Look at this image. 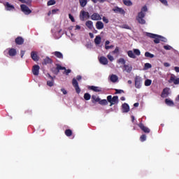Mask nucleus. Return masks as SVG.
I'll return each mask as SVG.
<instances>
[{
  "label": "nucleus",
  "instance_id": "f257e3e1",
  "mask_svg": "<svg viewBox=\"0 0 179 179\" xmlns=\"http://www.w3.org/2000/svg\"><path fill=\"white\" fill-rule=\"evenodd\" d=\"M3 54L6 57H16L17 55V50L14 48H8L4 50Z\"/></svg>",
  "mask_w": 179,
  "mask_h": 179
},
{
  "label": "nucleus",
  "instance_id": "f03ea898",
  "mask_svg": "<svg viewBox=\"0 0 179 179\" xmlns=\"http://www.w3.org/2000/svg\"><path fill=\"white\" fill-rule=\"evenodd\" d=\"M147 37H150V38H154V43L155 44H159L160 43V36L155 34L145 33Z\"/></svg>",
  "mask_w": 179,
  "mask_h": 179
},
{
  "label": "nucleus",
  "instance_id": "7ed1b4c3",
  "mask_svg": "<svg viewBox=\"0 0 179 179\" xmlns=\"http://www.w3.org/2000/svg\"><path fill=\"white\" fill-rule=\"evenodd\" d=\"M142 78L141 76H136L134 78L135 88L141 89L142 87Z\"/></svg>",
  "mask_w": 179,
  "mask_h": 179
},
{
  "label": "nucleus",
  "instance_id": "20e7f679",
  "mask_svg": "<svg viewBox=\"0 0 179 179\" xmlns=\"http://www.w3.org/2000/svg\"><path fill=\"white\" fill-rule=\"evenodd\" d=\"M145 16V13H138V16L136 17V20L140 23V24H145L146 21L143 19Z\"/></svg>",
  "mask_w": 179,
  "mask_h": 179
},
{
  "label": "nucleus",
  "instance_id": "39448f33",
  "mask_svg": "<svg viewBox=\"0 0 179 179\" xmlns=\"http://www.w3.org/2000/svg\"><path fill=\"white\" fill-rule=\"evenodd\" d=\"M21 11L24 13V15H30L31 13V9L29 8V6H26L25 4H21L20 5Z\"/></svg>",
  "mask_w": 179,
  "mask_h": 179
},
{
  "label": "nucleus",
  "instance_id": "423d86ee",
  "mask_svg": "<svg viewBox=\"0 0 179 179\" xmlns=\"http://www.w3.org/2000/svg\"><path fill=\"white\" fill-rule=\"evenodd\" d=\"M90 15H89V12H86L85 10H81L80 13V19L83 21L85 19H89Z\"/></svg>",
  "mask_w": 179,
  "mask_h": 179
},
{
  "label": "nucleus",
  "instance_id": "0eeeda50",
  "mask_svg": "<svg viewBox=\"0 0 179 179\" xmlns=\"http://www.w3.org/2000/svg\"><path fill=\"white\" fill-rule=\"evenodd\" d=\"M31 58L35 62H37V61H40V56H38V52L36 51L31 52Z\"/></svg>",
  "mask_w": 179,
  "mask_h": 179
},
{
  "label": "nucleus",
  "instance_id": "6e6552de",
  "mask_svg": "<svg viewBox=\"0 0 179 179\" xmlns=\"http://www.w3.org/2000/svg\"><path fill=\"white\" fill-rule=\"evenodd\" d=\"M169 83H174V85H179V78L173 74L171 75V78L169 80Z\"/></svg>",
  "mask_w": 179,
  "mask_h": 179
},
{
  "label": "nucleus",
  "instance_id": "1a4fd4ad",
  "mask_svg": "<svg viewBox=\"0 0 179 179\" xmlns=\"http://www.w3.org/2000/svg\"><path fill=\"white\" fill-rule=\"evenodd\" d=\"M72 85L73 87H75L76 93L78 94L80 93V88L79 87V83H78V81L75 78H73L72 80Z\"/></svg>",
  "mask_w": 179,
  "mask_h": 179
},
{
  "label": "nucleus",
  "instance_id": "9d476101",
  "mask_svg": "<svg viewBox=\"0 0 179 179\" xmlns=\"http://www.w3.org/2000/svg\"><path fill=\"white\" fill-rule=\"evenodd\" d=\"M4 6H5L6 10H8L9 12H10L12 10H15V6L10 3H9V2H6L4 3Z\"/></svg>",
  "mask_w": 179,
  "mask_h": 179
},
{
  "label": "nucleus",
  "instance_id": "9b49d317",
  "mask_svg": "<svg viewBox=\"0 0 179 179\" xmlns=\"http://www.w3.org/2000/svg\"><path fill=\"white\" fill-rule=\"evenodd\" d=\"M40 72V66L34 65L32 68V73L35 76H38V73Z\"/></svg>",
  "mask_w": 179,
  "mask_h": 179
},
{
  "label": "nucleus",
  "instance_id": "f8f14e48",
  "mask_svg": "<svg viewBox=\"0 0 179 179\" xmlns=\"http://www.w3.org/2000/svg\"><path fill=\"white\" fill-rule=\"evenodd\" d=\"M87 89L89 90H92V92H103V88L100 87H96V86H88Z\"/></svg>",
  "mask_w": 179,
  "mask_h": 179
},
{
  "label": "nucleus",
  "instance_id": "ddd939ff",
  "mask_svg": "<svg viewBox=\"0 0 179 179\" xmlns=\"http://www.w3.org/2000/svg\"><path fill=\"white\" fill-rule=\"evenodd\" d=\"M115 13H120V15H125V10L120 7H115L113 8Z\"/></svg>",
  "mask_w": 179,
  "mask_h": 179
},
{
  "label": "nucleus",
  "instance_id": "4468645a",
  "mask_svg": "<svg viewBox=\"0 0 179 179\" xmlns=\"http://www.w3.org/2000/svg\"><path fill=\"white\" fill-rule=\"evenodd\" d=\"M57 69L58 71L64 70V73H66V75H69V73L71 72V69H66L65 67H62L61 65H57Z\"/></svg>",
  "mask_w": 179,
  "mask_h": 179
},
{
  "label": "nucleus",
  "instance_id": "2eb2a0df",
  "mask_svg": "<svg viewBox=\"0 0 179 179\" xmlns=\"http://www.w3.org/2000/svg\"><path fill=\"white\" fill-rule=\"evenodd\" d=\"M138 127L145 134H149V132H150V129L149 128L145 127V125H143V124H142V123L138 124Z\"/></svg>",
  "mask_w": 179,
  "mask_h": 179
},
{
  "label": "nucleus",
  "instance_id": "dca6fc26",
  "mask_svg": "<svg viewBox=\"0 0 179 179\" xmlns=\"http://www.w3.org/2000/svg\"><path fill=\"white\" fill-rule=\"evenodd\" d=\"M123 71L127 72V73H130V72L132 71V66L129 64H124L123 66Z\"/></svg>",
  "mask_w": 179,
  "mask_h": 179
},
{
  "label": "nucleus",
  "instance_id": "f3484780",
  "mask_svg": "<svg viewBox=\"0 0 179 179\" xmlns=\"http://www.w3.org/2000/svg\"><path fill=\"white\" fill-rule=\"evenodd\" d=\"M92 20H101V17L99 13H94L93 15H91Z\"/></svg>",
  "mask_w": 179,
  "mask_h": 179
},
{
  "label": "nucleus",
  "instance_id": "a211bd4d",
  "mask_svg": "<svg viewBox=\"0 0 179 179\" xmlns=\"http://www.w3.org/2000/svg\"><path fill=\"white\" fill-rule=\"evenodd\" d=\"M99 62L100 64H101L102 65H107V64H108V60L106 58V57H99Z\"/></svg>",
  "mask_w": 179,
  "mask_h": 179
},
{
  "label": "nucleus",
  "instance_id": "6ab92c4d",
  "mask_svg": "<svg viewBox=\"0 0 179 179\" xmlns=\"http://www.w3.org/2000/svg\"><path fill=\"white\" fill-rule=\"evenodd\" d=\"M169 94H170V88H164L162 94V97H167Z\"/></svg>",
  "mask_w": 179,
  "mask_h": 179
},
{
  "label": "nucleus",
  "instance_id": "aec40b11",
  "mask_svg": "<svg viewBox=\"0 0 179 179\" xmlns=\"http://www.w3.org/2000/svg\"><path fill=\"white\" fill-rule=\"evenodd\" d=\"M96 27L98 30H101V29H104V24L101 21H98L96 23Z\"/></svg>",
  "mask_w": 179,
  "mask_h": 179
},
{
  "label": "nucleus",
  "instance_id": "412c9836",
  "mask_svg": "<svg viewBox=\"0 0 179 179\" xmlns=\"http://www.w3.org/2000/svg\"><path fill=\"white\" fill-rule=\"evenodd\" d=\"M24 43V40L23 38L19 36L15 39V43L17 44L18 45H22Z\"/></svg>",
  "mask_w": 179,
  "mask_h": 179
},
{
  "label": "nucleus",
  "instance_id": "4be33fe9",
  "mask_svg": "<svg viewBox=\"0 0 179 179\" xmlns=\"http://www.w3.org/2000/svg\"><path fill=\"white\" fill-rule=\"evenodd\" d=\"M122 113H128L129 111V105L124 103L122 105Z\"/></svg>",
  "mask_w": 179,
  "mask_h": 179
},
{
  "label": "nucleus",
  "instance_id": "5701e85b",
  "mask_svg": "<svg viewBox=\"0 0 179 179\" xmlns=\"http://www.w3.org/2000/svg\"><path fill=\"white\" fill-rule=\"evenodd\" d=\"M110 80L113 83H115V82H118V76H117V75L112 74L110 76Z\"/></svg>",
  "mask_w": 179,
  "mask_h": 179
},
{
  "label": "nucleus",
  "instance_id": "b1692460",
  "mask_svg": "<svg viewBox=\"0 0 179 179\" xmlns=\"http://www.w3.org/2000/svg\"><path fill=\"white\" fill-rule=\"evenodd\" d=\"M94 43L96 45H100L101 43V37L100 36H96L94 38Z\"/></svg>",
  "mask_w": 179,
  "mask_h": 179
},
{
  "label": "nucleus",
  "instance_id": "393cba45",
  "mask_svg": "<svg viewBox=\"0 0 179 179\" xmlns=\"http://www.w3.org/2000/svg\"><path fill=\"white\" fill-rule=\"evenodd\" d=\"M52 54H53V55H55V57H57V58H59L60 59L64 58V55H62V53L61 52L56 51V52H53Z\"/></svg>",
  "mask_w": 179,
  "mask_h": 179
},
{
  "label": "nucleus",
  "instance_id": "a878e982",
  "mask_svg": "<svg viewBox=\"0 0 179 179\" xmlns=\"http://www.w3.org/2000/svg\"><path fill=\"white\" fill-rule=\"evenodd\" d=\"M85 26H87V27L88 29H90V30L93 29V22L88 20L85 22Z\"/></svg>",
  "mask_w": 179,
  "mask_h": 179
},
{
  "label": "nucleus",
  "instance_id": "bb28decb",
  "mask_svg": "<svg viewBox=\"0 0 179 179\" xmlns=\"http://www.w3.org/2000/svg\"><path fill=\"white\" fill-rule=\"evenodd\" d=\"M127 55L129 57V58H133V59H135L136 58V55H135V53L132 50H129L127 52Z\"/></svg>",
  "mask_w": 179,
  "mask_h": 179
},
{
  "label": "nucleus",
  "instance_id": "cd10ccee",
  "mask_svg": "<svg viewBox=\"0 0 179 179\" xmlns=\"http://www.w3.org/2000/svg\"><path fill=\"white\" fill-rule=\"evenodd\" d=\"M48 76L49 78H50L51 80H48L47 85L48 86H50V87H52V86H54V80L52 79V77L50 76V74L48 75Z\"/></svg>",
  "mask_w": 179,
  "mask_h": 179
},
{
  "label": "nucleus",
  "instance_id": "c85d7f7f",
  "mask_svg": "<svg viewBox=\"0 0 179 179\" xmlns=\"http://www.w3.org/2000/svg\"><path fill=\"white\" fill-rule=\"evenodd\" d=\"M92 103H99L100 97H99L96 95H92Z\"/></svg>",
  "mask_w": 179,
  "mask_h": 179
},
{
  "label": "nucleus",
  "instance_id": "c756f323",
  "mask_svg": "<svg viewBox=\"0 0 179 179\" xmlns=\"http://www.w3.org/2000/svg\"><path fill=\"white\" fill-rule=\"evenodd\" d=\"M118 103V96H115L112 98V101L110 102V106H113V104H117Z\"/></svg>",
  "mask_w": 179,
  "mask_h": 179
},
{
  "label": "nucleus",
  "instance_id": "7c9ffc66",
  "mask_svg": "<svg viewBox=\"0 0 179 179\" xmlns=\"http://www.w3.org/2000/svg\"><path fill=\"white\" fill-rule=\"evenodd\" d=\"M165 103L166 104H167V106H170L171 107H173V106H174V102L171 101V99H166L165 100Z\"/></svg>",
  "mask_w": 179,
  "mask_h": 179
},
{
  "label": "nucleus",
  "instance_id": "2f4dec72",
  "mask_svg": "<svg viewBox=\"0 0 179 179\" xmlns=\"http://www.w3.org/2000/svg\"><path fill=\"white\" fill-rule=\"evenodd\" d=\"M52 62V60L50 57H45L43 60V64L47 65V64H51Z\"/></svg>",
  "mask_w": 179,
  "mask_h": 179
},
{
  "label": "nucleus",
  "instance_id": "473e14b6",
  "mask_svg": "<svg viewBox=\"0 0 179 179\" xmlns=\"http://www.w3.org/2000/svg\"><path fill=\"white\" fill-rule=\"evenodd\" d=\"M123 3L126 5V6H132V1H131V0H123Z\"/></svg>",
  "mask_w": 179,
  "mask_h": 179
},
{
  "label": "nucleus",
  "instance_id": "72a5a7b5",
  "mask_svg": "<svg viewBox=\"0 0 179 179\" xmlns=\"http://www.w3.org/2000/svg\"><path fill=\"white\" fill-rule=\"evenodd\" d=\"M80 5L83 8H85L86 5H87V0H79Z\"/></svg>",
  "mask_w": 179,
  "mask_h": 179
},
{
  "label": "nucleus",
  "instance_id": "f704fd0d",
  "mask_svg": "<svg viewBox=\"0 0 179 179\" xmlns=\"http://www.w3.org/2000/svg\"><path fill=\"white\" fill-rule=\"evenodd\" d=\"M150 68H152V64L150 63H145L144 64L143 71H148V69H150Z\"/></svg>",
  "mask_w": 179,
  "mask_h": 179
},
{
  "label": "nucleus",
  "instance_id": "c9c22d12",
  "mask_svg": "<svg viewBox=\"0 0 179 179\" xmlns=\"http://www.w3.org/2000/svg\"><path fill=\"white\" fill-rule=\"evenodd\" d=\"M145 57H146L147 58H155V55H153L149 52H146L145 53Z\"/></svg>",
  "mask_w": 179,
  "mask_h": 179
},
{
  "label": "nucleus",
  "instance_id": "e433bc0d",
  "mask_svg": "<svg viewBox=\"0 0 179 179\" xmlns=\"http://www.w3.org/2000/svg\"><path fill=\"white\" fill-rule=\"evenodd\" d=\"M99 104H101V106H107L108 102L106 99H99Z\"/></svg>",
  "mask_w": 179,
  "mask_h": 179
},
{
  "label": "nucleus",
  "instance_id": "4c0bfd02",
  "mask_svg": "<svg viewBox=\"0 0 179 179\" xmlns=\"http://www.w3.org/2000/svg\"><path fill=\"white\" fill-rule=\"evenodd\" d=\"M144 85H145V86H147V87L150 86V85H152V80H150V79L145 80Z\"/></svg>",
  "mask_w": 179,
  "mask_h": 179
},
{
  "label": "nucleus",
  "instance_id": "58836bf2",
  "mask_svg": "<svg viewBox=\"0 0 179 179\" xmlns=\"http://www.w3.org/2000/svg\"><path fill=\"white\" fill-rule=\"evenodd\" d=\"M117 64H121V65H125V59L124 58H120L117 61Z\"/></svg>",
  "mask_w": 179,
  "mask_h": 179
},
{
  "label": "nucleus",
  "instance_id": "ea45409f",
  "mask_svg": "<svg viewBox=\"0 0 179 179\" xmlns=\"http://www.w3.org/2000/svg\"><path fill=\"white\" fill-rule=\"evenodd\" d=\"M92 98V96L90 95V94H89V93H85V94H84V99H85V100H90V99Z\"/></svg>",
  "mask_w": 179,
  "mask_h": 179
},
{
  "label": "nucleus",
  "instance_id": "a19ab883",
  "mask_svg": "<svg viewBox=\"0 0 179 179\" xmlns=\"http://www.w3.org/2000/svg\"><path fill=\"white\" fill-rule=\"evenodd\" d=\"M65 134L66 136H71L72 135V131L71 129H67L65 131Z\"/></svg>",
  "mask_w": 179,
  "mask_h": 179
},
{
  "label": "nucleus",
  "instance_id": "79ce46f5",
  "mask_svg": "<svg viewBox=\"0 0 179 179\" xmlns=\"http://www.w3.org/2000/svg\"><path fill=\"white\" fill-rule=\"evenodd\" d=\"M133 51L135 55H141V50H139L138 49H134Z\"/></svg>",
  "mask_w": 179,
  "mask_h": 179
},
{
  "label": "nucleus",
  "instance_id": "37998d69",
  "mask_svg": "<svg viewBox=\"0 0 179 179\" xmlns=\"http://www.w3.org/2000/svg\"><path fill=\"white\" fill-rule=\"evenodd\" d=\"M52 5H55V0H50L48 1V6H51Z\"/></svg>",
  "mask_w": 179,
  "mask_h": 179
},
{
  "label": "nucleus",
  "instance_id": "c03bdc74",
  "mask_svg": "<svg viewBox=\"0 0 179 179\" xmlns=\"http://www.w3.org/2000/svg\"><path fill=\"white\" fill-rule=\"evenodd\" d=\"M145 12H148V7L146 6H144L141 8V11L140 12V13H145Z\"/></svg>",
  "mask_w": 179,
  "mask_h": 179
},
{
  "label": "nucleus",
  "instance_id": "a18cd8bd",
  "mask_svg": "<svg viewBox=\"0 0 179 179\" xmlns=\"http://www.w3.org/2000/svg\"><path fill=\"white\" fill-rule=\"evenodd\" d=\"M107 58L109 59V61H110V62H113V61H114V57H113V55H111V54H108V55H107Z\"/></svg>",
  "mask_w": 179,
  "mask_h": 179
},
{
  "label": "nucleus",
  "instance_id": "49530a36",
  "mask_svg": "<svg viewBox=\"0 0 179 179\" xmlns=\"http://www.w3.org/2000/svg\"><path fill=\"white\" fill-rule=\"evenodd\" d=\"M140 140L141 142H145V141H146V135L143 134L141 137H140Z\"/></svg>",
  "mask_w": 179,
  "mask_h": 179
},
{
  "label": "nucleus",
  "instance_id": "de8ad7c7",
  "mask_svg": "<svg viewBox=\"0 0 179 179\" xmlns=\"http://www.w3.org/2000/svg\"><path fill=\"white\" fill-rule=\"evenodd\" d=\"M164 50H173V47L170 46L169 45H166L164 46Z\"/></svg>",
  "mask_w": 179,
  "mask_h": 179
},
{
  "label": "nucleus",
  "instance_id": "09e8293b",
  "mask_svg": "<svg viewBox=\"0 0 179 179\" xmlns=\"http://www.w3.org/2000/svg\"><path fill=\"white\" fill-rule=\"evenodd\" d=\"M161 3H163V5H164L165 6H169V3L167 2V0H159Z\"/></svg>",
  "mask_w": 179,
  "mask_h": 179
},
{
  "label": "nucleus",
  "instance_id": "8fccbe9b",
  "mask_svg": "<svg viewBox=\"0 0 179 179\" xmlns=\"http://www.w3.org/2000/svg\"><path fill=\"white\" fill-rule=\"evenodd\" d=\"M94 3H97V2H100L101 3H103L106 2V0H92Z\"/></svg>",
  "mask_w": 179,
  "mask_h": 179
},
{
  "label": "nucleus",
  "instance_id": "3c124183",
  "mask_svg": "<svg viewBox=\"0 0 179 179\" xmlns=\"http://www.w3.org/2000/svg\"><path fill=\"white\" fill-rule=\"evenodd\" d=\"M82 27L80 25H76L75 27V31H80V30H81Z\"/></svg>",
  "mask_w": 179,
  "mask_h": 179
},
{
  "label": "nucleus",
  "instance_id": "603ef678",
  "mask_svg": "<svg viewBox=\"0 0 179 179\" xmlns=\"http://www.w3.org/2000/svg\"><path fill=\"white\" fill-rule=\"evenodd\" d=\"M120 27H121L122 29H127V30H129V29H131V28L129 27V26H128L127 24H123V25L120 26Z\"/></svg>",
  "mask_w": 179,
  "mask_h": 179
},
{
  "label": "nucleus",
  "instance_id": "864d4df0",
  "mask_svg": "<svg viewBox=\"0 0 179 179\" xmlns=\"http://www.w3.org/2000/svg\"><path fill=\"white\" fill-rule=\"evenodd\" d=\"M159 38H160L161 41H163L164 43H167V38H166L162 36H159Z\"/></svg>",
  "mask_w": 179,
  "mask_h": 179
},
{
  "label": "nucleus",
  "instance_id": "5fc2aeb1",
  "mask_svg": "<svg viewBox=\"0 0 179 179\" xmlns=\"http://www.w3.org/2000/svg\"><path fill=\"white\" fill-rule=\"evenodd\" d=\"M107 100L109 103H111V101H113V96H111V95H109L107 96Z\"/></svg>",
  "mask_w": 179,
  "mask_h": 179
},
{
  "label": "nucleus",
  "instance_id": "6e6d98bb",
  "mask_svg": "<svg viewBox=\"0 0 179 179\" xmlns=\"http://www.w3.org/2000/svg\"><path fill=\"white\" fill-rule=\"evenodd\" d=\"M61 92L63 93V94H68V92L66 90H65V88H62Z\"/></svg>",
  "mask_w": 179,
  "mask_h": 179
},
{
  "label": "nucleus",
  "instance_id": "4d7b16f0",
  "mask_svg": "<svg viewBox=\"0 0 179 179\" xmlns=\"http://www.w3.org/2000/svg\"><path fill=\"white\" fill-rule=\"evenodd\" d=\"M69 17L70 19V20H71V22H75V18H73V16L71 14L69 15Z\"/></svg>",
  "mask_w": 179,
  "mask_h": 179
},
{
  "label": "nucleus",
  "instance_id": "13d9d810",
  "mask_svg": "<svg viewBox=\"0 0 179 179\" xmlns=\"http://www.w3.org/2000/svg\"><path fill=\"white\" fill-rule=\"evenodd\" d=\"M119 49L118 48H115V50L112 52L113 54H118Z\"/></svg>",
  "mask_w": 179,
  "mask_h": 179
},
{
  "label": "nucleus",
  "instance_id": "bf43d9fd",
  "mask_svg": "<svg viewBox=\"0 0 179 179\" xmlns=\"http://www.w3.org/2000/svg\"><path fill=\"white\" fill-rule=\"evenodd\" d=\"M102 20L104 23H108V19H107V17H103Z\"/></svg>",
  "mask_w": 179,
  "mask_h": 179
},
{
  "label": "nucleus",
  "instance_id": "052dcab7",
  "mask_svg": "<svg viewBox=\"0 0 179 179\" xmlns=\"http://www.w3.org/2000/svg\"><path fill=\"white\" fill-rule=\"evenodd\" d=\"M113 47H114L113 45H110V46L105 45L106 50H110V49L113 48Z\"/></svg>",
  "mask_w": 179,
  "mask_h": 179
},
{
  "label": "nucleus",
  "instance_id": "680f3d73",
  "mask_svg": "<svg viewBox=\"0 0 179 179\" xmlns=\"http://www.w3.org/2000/svg\"><path fill=\"white\" fill-rule=\"evenodd\" d=\"M24 53H25V51H24V50H21V51H20V56H21V58H23V57L24 56Z\"/></svg>",
  "mask_w": 179,
  "mask_h": 179
},
{
  "label": "nucleus",
  "instance_id": "e2e57ef3",
  "mask_svg": "<svg viewBox=\"0 0 179 179\" xmlns=\"http://www.w3.org/2000/svg\"><path fill=\"white\" fill-rule=\"evenodd\" d=\"M116 93H117V94L124 93V90H116Z\"/></svg>",
  "mask_w": 179,
  "mask_h": 179
},
{
  "label": "nucleus",
  "instance_id": "0e129e2a",
  "mask_svg": "<svg viewBox=\"0 0 179 179\" xmlns=\"http://www.w3.org/2000/svg\"><path fill=\"white\" fill-rule=\"evenodd\" d=\"M164 66L166 67V68H169L170 66V64L169 63H167V62H165L164 63Z\"/></svg>",
  "mask_w": 179,
  "mask_h": 179
},
{
  "label": "nucleus",
  "instance_id": "69168bd1",
  "mask_svg": "<svg viewBox=\"0 0 179 179\" xmlns=\"http://www.w3.org/2000/svg\"><path fill=\"white\" fill-rule=\"evenodd\" d=\"M58 10H59L58 9L52 10V13H53V15H54V14L57 13V12H58Z\"/></svg>",
  "mask_w": 179,
  "mask_h": 179
},
{
  "label": "nucleus",
  "instance_id": "338daca9",
  "mask_svg": "<svg viewBox=\"0 0 179 179\" xmlns=\"http://www.w3.org/2000/svg\"><path fill=\"white\" fill-rule=\"evenodd\" d=\"M174 70L176 71V72H179V67L178 66H176L174 67Z\"/></svg>",
  "mask_w": 179,
  "mask_h": 179
},
{
  "label": "nucleus",
  "instance_id": "774afa93",
  "mask_svg": "<svg viewBox=\"0 0 179 179\" xmlns=\"http://www.w3.org/2000/svg\"><path fill=\"white\" fill-rule=\"evenodd\" d=\"M76 79H77V80H80L82 79V76H78Z\"/></svg>",
  "mask_w": 179,
  "mask_h": 179
}]
</instances>
